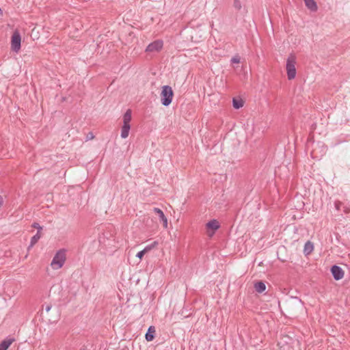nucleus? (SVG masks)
Segmentation results:
<instances>
[{
    "mask_svg": "<svg viewBox=\"0 0 350 350\" xmlns=\"http://www.w3.org/2000/svg\"><path fill=\"white\" fill-rule=\"evenodd\" d=\"M41 237H42V232L40 231H38L36 234H35L33 237H31L29 247H33L38 241V240L41 238Z\"/></svg>",
    "mask_w": 350,
    "mask_h": 350,
    "instance_id": "dca6fc26",
    "label": "nucleus"
},
{
    "mask_svg": "<svg viewBox=\"0 0 350 350\" xmlns=\"http://www.w3.org/2000/svg\"><path fill=\"white\" fill-rule=\"evenodd\" d=\"M131 129V125H124L122 124L121 128V137L126 138L129 135V131Z\"/></svg>",
    "mask_w": 350,
    "mask_h": 350,
    "instance_id": "4468645a",
    "label": "nucleus"
},
{
    "mask_svg": "<svg viewBox=\"0 0 350 350\" xmlns=\"http://www.w3.org/2000/svg\"><path fill=\"white\" fill-rule=\"evenodd\" d=\"M332 273L335 280H339L344 277L343 270L338 266L334 265L331 269Z\"/></svg>",
    "mask_w": 350,
    "mask_h": 350,
    "instance_id": "0eeeda50",
    "label": "nucleus"
},
{
    "mask_svg": "<svg viewBox=\"0 0 350 350\" xmlns=\"http://www.w3.org/2000/svg\"><path fill=\"white\" fill-rule=\"evenodd\" d=\"M155 332L156 330L154 326H150L148 328L145 336L147 341H152L154 339Z\"/></svg>",
    "mask_w": 350,
    "mask_h": 350,
    "instance_id": "9b49d317",
    "label": "nucleus"
},
{
    "mask_svg": "<svg viewBox=\"0 0 350 350\" xmlns=\"http://www.w3.org/2000/svg\"><path fill=\"white\" fill-rule=\"evenodd\" d=\"M341 203L340 202H336V208L338 210L340 208V206Z\"/></svg>",
    "mask_w": 350,
    "mask_h": 350,
    "instance_id": "b1692460",
    "label": "nucleus"
},
{
    "mask_svg": "<svg viewBox=\"0 0 350 350\" xmlns=\"http://www.w3.org/2000/svg\"><path fill=\"white\" fill-rule=\"evenodd\" d=\"M66 253L63 250H60L57 252L55 256L53 257L51 263V267L54 270H57L61 269L65 261H66Z\"/></svg>",
    "mask_w": 350,
    "mask_h": 350,
    "instance_id": "f03ea898",
    "label": "nucleus"
},
{
    "mask_svg": "<svg viewBox=\"0 0 350 350\" xmlns=\"http://www.w3.org/2000/svg\"><path fill=\"white\" fill-rule=\"evenodd\" d=\"M153 211L158 215L160 220L163 222V227L167 228V219L162 210L159 208H154Z\"/></svg>",
    "mask_w": 350,
    "mask_h": 350,
    "instance_id": "6e6552de",
    "label": "nucleus"
},
{
    "mask_svg": "<svg viewBox=\"0 0 350 350\" xmlns=\"http://www.w3.org/2000/svg\"><path fill=\"white\" fill-rule=\"evenodd\" d=\"M157 245H158V243L157 241H154L151 245L146 246L144 250H142V251L144 252V254H146L148 252H150L151 250L156 247L157 246Z\"/></svg>",
    "mask_w": 350,
    "mask_h": 350,
    "instance_id": "a211bd4d",
    "label": "nucleus"
},
{
    "mask_svg": "<svg viewBox=\"0 0 350 350\" xmlns=\"http://www.w3.org/2000/svg\"><path fill=\"white\" fill-rule=\"evenodd\" d=\"M14 342V338H7L0 343V350H7L9 347Z\"/></svg>",
    "mask_w": 350,
    "mask_h": 350,
    "instance_id": "1a4fd4ad",
    "label": "nucleus"
},
{
    "mask_svg": "<svg viewBox=\"0 0 350 350\" xmlns=\"http://www.w3.org/2000/svg\"><path fill=\"white\" fill-rule=\"evenodd\" d=\"M296 64L297 57L295 54H290L286 59V70L287 78L288 80H292L296 77Z\"/></svg>",
    "mask_w": 350,
    "mask_h": 350,
    "instance_id": "f257e3e1",
    "label": "nucleus"
},
{
    "mask_svg": "<svg viewBox=\"0 0 350 350\" xmlns=\"http://www.w3.org/2000/svg\"><path fill=\"white\" fill-rule=\"evenodd\" d=\"M3 204V198L0 196V208L2 206Z\"/></svg>",
    "mask_w": 350,
    "mask_h": 350,
    "instance_id": "393cba45",
    "label": "nucleus"
},
{
    "mask_svg": "<svg viewBox=\"0 0 350 350\" xmlns=\"http://www.w3.org/2000/svg\"><path fill=\"white\" fill-rule=\"evenodd\" d=\"M306 6L312 12H316L318 9L317 3L314 0H304Z\"/></svg>",
    "mask_w": 350,
    "mask_h": 350,
    "instance_id": "9d476101",
    "label": "nucleus"
},
{
    "mask_svg": "<svg viewBox=\"0 0 350 350\" xmlns=\"http://www.w3.org/2000/svg\"><path fill=\"white\" fill-rule=\"evenodd\" d=\"M144 254H144V252L142 250V251L139 252L137 254L136 256H137V258H139L140 260H142V259L143 258V257H144Z\"/></svg>",
    "mask_w": 350,
    "mask_h": 350,
    "instance_id": "412c9836",
    "label": "nucleus"
},
{
    "mask_svg": "<svg viewBox=\"0 0 350 350\" xmlns=\"http://www.w3.org/2000/svg\"><path fill=\"white\" fill-rule=\"evenodd\" d=\"M32 227L34 228H36L38 231H40L42 232V227L40 226L38 223H33L32 224Z\"/></svg>",
    "mask_w": 350,
    "mask_h": 350,
    "instance_id": "aec40b11",
    "label": "nucleus"
},
{
    "mask_svg": "<svg viewBox=\"0 0 350 350\" xmlns=\"http://www.w3.org/2000/svg\"><path fill=\"white\" fill-rule=\"evenodd\" d=\"M278 345L280 346V350H291L290 348H286L284 345H282V342H279Z\"/></svg>",
    "mask_w": 350,
    "mask_h": 350,
    "instance_id": "5701e85b",
    "label": "nucleus"
},
{
    "mask_svg": "<svg viewBox=\"0 0 350 350\" xmlns=\"http://www.w3.org/2000/svg\"><path fill=\"white\" fill-rule=\"evenodd\" d=\"M254 288L258 293H262L266 289V286L264 282L260 281L254 284Z\"/></svg>",
    "mask_w": 350,
    "mask_h": 350,
    "instance_id": "2eb2a0df",
    "label": "nucleus"
},
{
    "mask_svg": "<svg viewBox=\"0 0 350 350\" xmlns=\"http://www.w3.org/2000/svg\"><path fill=\"white\" fill-rule=\"evenodd\" d=\"M163 46V42L162 40H156L147 46L146 51V52H159L160 51Z\"/></svg>",
    "mask_w": 350,
    "mask_h": 350,
    "instance_id": "423d86ee",
    "label": "nucleus"
},
{
    "mask_svg": "<svg viewBox=\"0 0 350 350\" xmlns=\"http://www.w3.org/2000/svg\"><path fill=\"white\" fill-rule=\"evenodd\" d=\"M231 62L232 63H234V64H239L240 62V57H239V56H238V55L234 56L232 58Z\"/></svg>",
    "mask_w": 350,
    "mask_h": 350,
    "instance_id": "6ab92c4d",
    "label": "nucleus"
},
{
    "mask_svg": "<svg viewBox=\"0 0 350 350\" xmlns=\"http://www.w3.org/2000/svg\"><path fill=\"white\" fill-rule=\"evenodd\" d=\"M243 100L241 98H233L232 104L235 109H240L243 106Z\"/></svg>",
    "mask_w": 350,
    "mask_h": 350,
    "instance_id": "f3484780",
    "label": "nucleus"
},
{
    "mask_svg": "<svg viewBox=\"0 0 350 350\" xmlns=\"http://www.w3.org/2000/svg\"><path fill=\"white\" fill-rule=\"evenodd\" d=\"M21 47V36L18 31H14L11 37V50L18 53Z\"/></svg>",
    "mask_w": 350,
    "mask_h": 350,
    "instance_id": "20e7f679",
    "label": "nucleus"
},
{
    "mask_svg": "<svg viewBox=\"0 0 350 350\" xmlns=\"http://www.w3.org/2000/svg\"><path fill=\"white\" fill-rule=\"evenodd\" d=\"M131 119H132L131 110L128 109L123 116V124L124 125H130Z\"/></svg>",
    "mask_w": 350,
    "mask_h": 350,
    "instance_id": "ddd939ff",
    "label": "nucleus"
},
{
    "mask_svg": "<svg viewBox=\"0 0 350 350\" xmlns=\"http://www.w3.org/2000/svg\"><path fill=\"white\" fill-rule=\"evenodd\" d=\"M219 227L220 224L217 220L213 219L209 221L206 224V233L207 236L209 237H212L215 234L216 230H217L219 228Z\"/></svg>",
    "mask_w": 350,
    "mask_h": 350,
    "instance_id": "39448f33",
    "label": "nucleus"
},
{
    "mask_svg": "<svg viewBox=\"0 0 350 350\" xmlns=\"http://www.w3.org/2000/svg\"><path fill=\"white\" fill-rule=\"evenodd\" d=\"M174 92L172 88L169 85L162 87L161 93V103L165 106H168L172 101Z\"/></svg>",
    "mask_w": 350,
    "mask_h": 350,
    "instance_id": "7ed1b4c3",
    "label": "nucleus"
},
{
    "mask_svg": "<svg viewBox=\"0 0 350 350\" xmlns=\"http://www.w3.org/2000/svg\"><path fill=\"white\" fill-rule=\"evenodd\" d=\"M234 7L237 9H240L241 5V3L239 1H234Z\"/></svg>",
    "mask_w": 350,
    "mask_h": 350,
    "instance_id": "4be33fe9",
    "label": "nucleus"
},
{
    "mask_svg": "<svg viewBox=\"0 0 350 350\" xmlns=\"http://www.w3.org/2000/svg\"><path fill=\"white\" fill-rule=\"evenodd\" d=\"M313 250H314L313 243L311 241H308L305 243L304 248V253L305 254V255H309L312 252Z\"/></svg>",
    "mask_w": 350,
    "mask_h": 350,
    "instance_id": "f8f14e48",
    "label": "nucleus"
}]
</instances>
